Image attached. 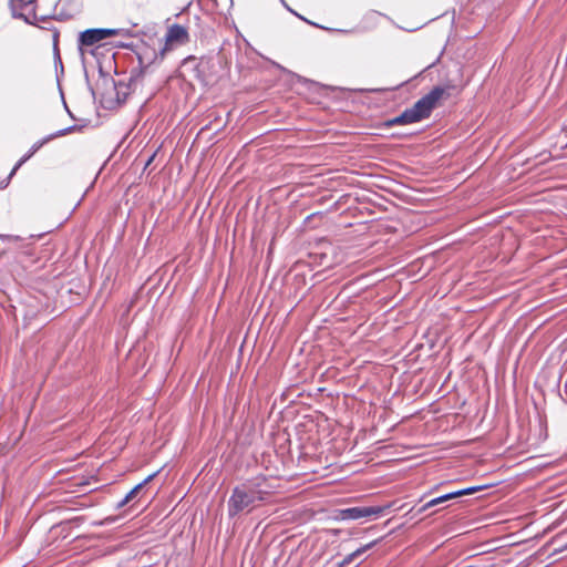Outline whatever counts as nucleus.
<instances>
[{"mask_svg":"<svg viewBox=\"0 0 567 567\" xmlns=\"http://www.w3.org/2000/svg\"><path fill=\"white\" fill-rule=\"evenodd\" d=\"M369 92H379V90H375V89H372V90H368Z\"/></svg>","mask_w":567,"mask_h":567,"instance_id":"nucleus-31","label":"nucleus"},{"mask_svg":"<svg viewBox=\"0 0 567 567\" xmlns=\"http://www.w3.org/2000/svg\"><path fill=\"white\" fill-rule=\"evenodd\" d=\"M32 155L30 153H27L21 157L22 161L27 162Z\"/></svg>","mask_w":567,"mask_h":567,"instance_id":"nucleus-24","label":"nucleus"},{"mask_svg":"<svg viewBox=\"0 0 567 567\" xmlns=\"http://www.w3.org/2000/svg\"><path fill=\"white\" fill-rule=\"evenodd\" d=\"M32 155L30 153H27L21 157L22 161L27 162Z\"/></svg>","mask_w":567,"mask_h":567,"instance_id":"nucleus-25","label":"nucleus"},{"mask_svg":"<svg viewBox=\"0 0 567 567\" xmlns=\"http://www.w3.org/2000/svg\"><path fill=\"white\" fill-rule=\"evenodd\" d=\"M50 30L52 31V35H54V37L60 35V31L56 30L55 28L54 29H50Z\"/></svg>","mask_w":567,"mask_h":567,"instance_id":"nucleus-26","label":"nucleus"},{"mask_svg":"<svg viewBox=\"0 0 567 567\" xmlns=\"http://www.w3.org/2000/svg\"><path fill=\"white\" fill-rule=\"evenodd\" d=\"M31 155H33L34 153H37V151H33V148H30L29 152Z\"/></svg>","mask_w":567,"mask_h":567,"instance_id":"nucleus-29","label":"nucleus"},{"mask_svg":"<svg viewBox=\"0 0 567 567\" xmlns=\"http://www.w3.org/2000/svg\"><path fill=\"white\" fill-rule=\"evenodd\" d=\"M446 90L442 86H434L427 94L419 99L411 107L419 122L430 117L432 111L437 106Z\"/></svg>","mask_w":567,"mask_h":567,"instance_id":"nucleus-4","label":"nucleus"},{"mask_svg":"<svg viewBox=\"0 0 567 567\" xmlns=\"http://www.w3.org/2000/svg\"><path fill=\"white\" fill-rule=\"evenodd\" d=\"M24 163V161H22L21 158L19 159V162L14 165V167L12 168L11 173H10V176H12L17 171L18 168Z\"/></svg>","mask_w":567,"mask_h":567,"instance_id":"nucleus-22","label":"nucleus"},{"mask_svg":"<svg viewBox=\"0 0 567 567\" xmlns=\"http://www.w3.org/2000/svg\"><path fill=\"white\" fill-rule=\"evenodd\" d=\"M379 542H380V539H374V540H372V542H370V543L359 547L358 549H355L351 554L347 555L343 558V560L340 561V566L350 565L355 558L360 557L362 554H364L369 549L373 548Z\"/></svg>","mask_w":567,"mask_h":567,"instance_id":"nucleus-9","label":"nucleus"},{"mask_svg":"<svg viewBox=\"0 0 567 567\" xmlns=\"http://www.w3.org/2000/svg\"><path fill=\"white\" fill-rule=\"evenodd\" d=\"M120 47H125V48H127V47H128V44L120 43Z\"/></svg>","mask_w":567,"mask_h":567,"instance_id":"nucleus-30","label":"nucleus"},{"mask_svg":"<svg viewBox=\"0 0 567 567\" xmlns=\"http://www.w3.org/2000/svg\"><path fill=\"white\" fill-rule=\"evenodd\" d=\"M142 489V484H137L135 485L126 495L125 497L117 503L116 507L117 508H122L124 505H126L127 503H130L131 501H133L137 493Z\"/></svg>","mask_w":567,"mask_h":567,"instance_id":"nucleus-13","label":"nucleus"},{"mask_svg":"<svg viewBox=\"0 0 567 567\" xmlns=\"http://www.w3.org/2000/svg\"><path fill=\"white\" fill-rule=\"evenodd\" d=\"M78 130V126L76 125H71V126H68V127H64V128H61L52 134H50V137L55 138V137H60V136H64L66 134H70L74 131Z\"/></svg>","mask_w":567,"mask_h":567,"instance_id":"nucleus-14","label":"nucleus"},{"mask_svg":"<svg viewBox=\"0 0 567 567\" xmlns=\"http://www.w3.org/2000/svg\"><path fill=\"white\" fill-rule=\"evenodd\" d=\"M489 486H492V485L491 484H484V485H474V486H470V487L457 489L456 491L457 497L466 496V495H472V494H474L476 492L484 491V489L488 488Z\"/></svg>","mask_w":567,"mask_h":567,"instance_id":"nucleus-12","label":"nucleus"},{"mask_svg":"<svg viewBox=\"0 0 567 567\" xmlns=\"http://www.w3.org/2000/svg\"><path fill=\"white\" fill-rule=\"evenodd\" d=\"M59 39L60 38H53V58H54V60H59V58H61L60 49H59Z\"/></svg>","mask_w":567,"mask_h":567,"instance_id":"nucleus-16","label":"nucleus"},{"mask_svg":"<svg viewBox=\"0 0 567 567\" xmlns=\"http://www.w3.org/2000/svg\"><path fill=\"white\" fill-rule=\"evenodd\" d=\"M336 567H344V566H340V563H339Z\"/></svg>","mask_w":567,"mask_h":567,"instance_id":"nucleus-32","label":"nucleus"},{"mask_svg":"<svg viewBox=\"0 0 567 567\" xmlns=\"http://www.w3.org/2000/svg\"><path fill=\"white\" fill-rule=\"evenodd\" d=\"M272 64H274V66H275V68H277V69H278V70H280L281 72H284V73H286V74L290 75V76H291L296 82H298V83H310V84H315V82H313V81H310V80H308V79H306V78H303V76H301V75H299V74H297V73H295V72H291V71H289L288 69H286L285 66H282V65H280V64H278V63H276V62H272Z\"/></svg>","mask_w":567,"mask_h":567,"instance_id":"nucleus-10","label":"nucleus"},{"mask_svg":"<svg viewBox=\"0 0 567 567\" xmlns=\"http://www.w3.org/2000/svg\"><path fill=\"white\" fill-rule=\"evenodd\" d=\"M155 156H156V153H153V154L147 158V161H146V163H145V167H144V168H146V167H147V166L153 162V159L155 158Z\"/></svg>","mask_w":567,"mask_h":567,"instance_id":"nucleus-23","label":"nucleus"},{"mask_svg":"<svg viewBox=\"0 0 567 567\" xmlns=\"http://www.w3.org/2000/svg\"><path fill=\"white\" fill-rule=\"evenodd\" d=\"M0 238H1L2 240H4V241H6V240H7V241H11V240L17 241V240H20V237H19V236H13V235H0Z\"/></svg>","mask_w":567,"mask_h":567,"instance_id":"nucleus-17","label":"nucleus"},{"mask_svg":"<svg viewBox=\"0 0 567 567\" xmlns=\"http://www.w3.org/2000/svg\"><path fill=\"white\" fill-rule=\"evenodd\" d=\"M157 474H158V471H156V472H154V473L150 474L146 478H144V480L140 483V484H142V487H143L145 484L150 483V482H151V481H152V480H153Z\"/></svg>","mask_w":567,"mask_h":567,"instance_id":"nucleus-18","label":"nucleus"},{"mask_svg":"<svg viewBox=\"0 0 567 567\" xmlns=\"http://www.w3.org/2000/svg\"><path fill=\"white\" fill-rule=\"evenodd\" d=\"M157 474H158V471H156V472H154V473L150 474L146 478H144V480L140 483V484H142V487H143L145 484L150 483V482H151V481H152V480H153Z\"/></svg>","mask_w":567,"mask_h":567,"instance_id":"nucleus-19","label":"nucleus"},{"mask_svg":"<svg viewBox=\"0 0 567 567\" xmlns=\"http://www.w3.org/2000/svg\"><path fill=\"white\" fill-rule=\"evenodd\" d=\"M454 498H457L456 491H453V492L443 494L441 496L434 497V498L430 499L429 502L424 503L422 506H420L416 509V514H422V513H424L426 509H429L431 507L437 506L440 504H443V503H445L447 501H451V499H454Z\"/></svg>","mask_w":567,"mask_h":567,"instance_id":"nucleus-8","label":"nucleus"},{"mask_svg":"<svg viewBox=\"0 0 567 567\" xmlns=\"http://www.w3.org/2000/svg\"><path fill=\"white\" fill-rule=\"evenodd\" d=\"M141 38V45L137 47V58L141 64H151L158 58L163 59L164 55L181 45H184L188 38Z\"/></svg>","mask_w":567,"mask_h":567,"instance_id":"nucleus-3","label":"nucleus"},{"mask_svg":"<svg viewBox=\"0 0 567 567\" xmlns=\"http://www.w3.org/2000/svg\"><path fill=\"white\" fill-rule=\"evenodd\" d=\"M50 141H52V137H50V135L43 137L42 140H39L38 142H35L31 148H33V151H39L43 145H45L47 143H49Z\"/></svg>","mask_w":567,"mask_h":567,"instance_id":"nucleus-15","label":"nucleus"},{"mask_svg":"<svg viewBox=\"0 0 567 567\" xmlns=\"http://www.w3.org/2000/svg\"><path fill=\"white\" fill-rule=\"evenodd\" d=\"M162 30L157 24L146 25L145 29L138 31L135 35H157ZM78 35H133L126 29H106V28H92L79 31Z\"/></svg>","mask_w":567,"mask_h":567,"instance_id":"nucleus-6","label":"nucleus"},{"mask_svg":"<svg viewBox=\"0 0 567 567\" xmlns=\"http://www.w3.org/2000/svg\"><path fill=\"white\" fill-rule=\"evenodd\" d=\"M78 50L81 61L87 76L89 68H96L104 81H111L116 91L117 100L123 94V101L130 93L136 92L143 86L145 76L144 68H134L131 70L126 83L115 82L110 78V71L115 66V52L111 42L104 41L106 38H78Z\"/></svg>","mask_w":567,"mask_h":567,"instance_id":"nucleus-1","label":"nucleus"},{"mask_svg":"<svg viewBox=\"0 0 567 567\" xmlns=\"http://www.w3.org/2000/svg\"><path fill=\"white\" fill-rule=\"evenodd\" d=\"M24 163V161H22L21 158L19 159V162L14 165V167L12 168L11 173H10V176H12L17 171L18 168Z\"/></svg>","mask_w":567,"mask_h":567,"instance_id":"nucleus-21","label":"nucleus"},{"mask_svg":"<svg viewBox=\"0 0 567 567\" xmlns=\"http://www.w3.org/2000/svg\"><path fill=\"white\" fill-rule=\"evenodd\" d=\"M390 505L385 506H355L339 508L333 512V518L336 520H358L361 518L380 517Z\"/></svg>","mask_w":567,"mask_h":567,"instance_id":"nucleus-5","label":"nucleus"},{"mask_svg":"<svg viewBox=\"0 0 567 567\" xmlns=\"http://www.w3.org/2000/svg\"><path fill=\"white\" fill-rule=\"evenodd\" d=\"M54 66H55V71L58 72V69L60 68L61 72H63V64H62V59L59 58V60H54Z\"/></svg>","mask_w":567,"mask_h":567,"instance_id":"nucleus-20","label":"nucleus"},{"mask_svg":"<svg viewBox=\"0 0 567 567\" xmlns=\"http://www.w3.org/2000/svg\"><path fill=\"white\" fill-rule=\"evenodd\" d=\"M271 486L268 478L260 474L248 478L233 488L227 502L228 517H237L241 513H251L270 496Z\"/></svg>","mask_w":567,"mask_h":567,"instance_id":"nucleus-2","label":"nucleus"},{"mask_svg":"<svg viewBox=\"0 0 567 567\" xmlns=\"http://www.w3.org/2000/svg\"><path fill=\"white\" fill-rule=\"evenodd\" d=\"M417 122L419 121L416 120L414 114L411 112V110L405 109L400 115L386 120L384 125L388 127H391V126H398V125L413 124V123H417Z\"/></svg>","mask_w":567,"mask_h":567,"instance_id":"nucleus-7","label":"nucleus"},{"mask_svg":"<svg viewBox=\"0 0 567 567\" xmlns=\"http://www.w3.org/2000/svg\"><path fill=\"white\" fill-rule=\"evenodd\" d=\"M289 11L297 16V13L293 11V9H289ZM298 17L300 18V16H299V14H298ZM301 19L303 20V18H302V17H301ZM305 21H307V20L305 19Z\"/></svg>","mask_w":567,"mask_h":567,"instance_id":"nucleus-28","label":"nucleus"},{"mask_svg":"<svg viewBox=\"0 0 567 567\" xmlns=\"http://www.w3.org/2000/svg\"><path fill=\"white\" fill-rule=\"evenodd\" d=\"M235 39H236V43H237L238 47H239V40H243L244 42H246V38L245 37L235 38Z\"/></svg>","mask_w":567,"mask_h":567,"instance_id":"nucleus-27","label":"nucleus"},{"mask_svg":"<svg viewBox=\"0 0 567 567\" xmlns=\"http://www.w3.org/2000/svg\"><path fill=\"white\" fill-rule=\"evenodd\" d=\"M165 35H188L187 29L177 23L167 24Z\"/></svg>","mask_w":567,"mask_h":567,"instance_id":"nucleus-11","label":"nucleus"}]
</instances>
